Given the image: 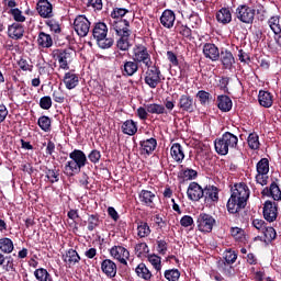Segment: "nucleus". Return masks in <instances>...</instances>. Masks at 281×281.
<instances>
[{
    "instance_id": "nucleus-2",
    "label": "nucleus",
    "mask_w": 281,
    "mask_h": 281,
    "mask_svg": "<svg viewBox=\"0 0 281 281\" xmlns=\"http://www.w3.org/2000/svg\"><path fill=\"white\" fill-rule=\"evenodd\" d=\"M69 159L70 160H68L64 167L66 177H76V175H80L82 168L89 164L87 154L80 149L72 150L69 154Z\"/></svg>"
},
{
    "instance_id": "nucleus-29",
    "label": "nucleus",
    "mask_w": 281,
    "mask_h": 281,
    "mask_svg": "<svg viewBox=\"0 0 281 281\" xmlns=\"http://www.w3.org/2000/svg\"><path fill=\"white\" fill-rule=\"evenodd\" d=\"M217 23H222V25H227L232 23V11L227 8H222L216 13Z\"/></svg>"
},
{
    "instance_id": "nucleus-57",
    "label": "nucleus",
    "mask_w": 281,
    "mask_h": 281,
    "mask_svg": "<svg viewBox=\"0 0 281 281\" xmlns=\"http://www.w3.org/2000/svg\"><path fill=\"white\" fill-rule=\"evenodd\" d=\"M10 14L13 16L15 23H25V15L19 8L11 9Z\"/></svg>"
},
{
    "instance_id": "nucleus-18",
    "label": "nucleus",
    "mask_w": 281,
    "mask_h": 281,
    "mask_svg": "<svg viewBox=\"0 0 281 281\" xmlns=\"http://www.w3.org/2000/svg\"><path fill=\"white\" fill-rule=\"evenodd\" d=\"M175 21H177V15L175 14V11L170 9H166L160 15V24L167 30H172V27H175Z\"/></svg>"
},
{
    "instance_id": "nucleus-14",
    "label": "nucleus",
    "mask_w": 281,
    "mask_h": 281,
    "mask_svg": "<svg viewBox=\"0 0 281 281\" xmlns=\"http://www.w3.org/2000/svg\"><path fill=\"white\" fill-rule=\"evenodd\" d=\"M204 189L198 182H191L187 190V196L190 201H201L205 195Z\"/></svg>"
},
{
    "instance_id": "nucleus-39",
    "label": "nucleus",
    "mask_w": 281,
    "mask_h": 281,
    "mask_svg": "<svg viewBox=\"0 0 281 281\" xmlns=\"http://www.w3.org/2000/svg\"><path fill=\"white\" fill-rule=\"evenodd\" d=\"M34 277L37 281H54L52 274L45 268H38L34 271Z\"/></svg>"
},
{
    "instance_id": "nucleus-4",
    "label": "nucleus",
    "mask_w": 281,
    "mask_h": 281,
    "mask_svg": "<svg viewBox=\"0 0 281 281\" xmlns=\"http://www.w3.org/2000/svg\"><path fill=\"white\" fill-rule=\"evenodd\" d=\"M133 60L138 65H145V67H150L153 65V58L150 57V52L143 44H136L133 47Z\"/></svg>"
},
{
    "instance_id": "nucleus-21",
    "label": "nucleus",
    "mask_w": 281,
    "mask_h": 281,
    "mask_svg": "<svg viewBox=\"0 0 281 281\" xmlns=\"http://www.w3.org/2000/svg\"><path fill=\"white\" fill-rule=\"evenodd\" d=\"M101 271L105 273L108 278H115V276H117V265L111 259H105L101 262Z\"/></svg>"
},
{
    "instance_id": "nucleus-35",
    "label": "nucleus",
    "mask_w": 281,
    "mask_h": 281,
    "mask_svg": "<svg viewBox=\"0 0 281 281\" xmlns=\"http://www.w3.org/2000/svg\"><path fill=\"white\" fill-rule=\"evenodd\" d=\"M140 147L146 155H151L155 148H157V139L149 138L140 142Z\"/></svg>"
},
{
    "instance_id": "nucleus-11",
    "label": "nucleus",
    "mask_w": 281,
    "mask_h": 281,
    "mask_svg": "<svg viewBox=\"0 0 281 281\" xmlns=\"http://www.w3.org/2000/svg\"><path fill=\"white\" fill-rule=\"evenodd\" d=\"M110 256L126 267L128 265L126 260L131 257V252L123 246H113L110 249Z\"/></svg>"
},
{
    "instance_id": "nucleus-7",
    "label": "nucleus",
    "mask_w": 281,
    "mask_h": 281,
    "mask_svg": "<svg viewBox=\"0 0 281 281\" xmlns=\"http://www.w3.org/2000/svg\"><path fill=\"white\" fill-rule=\"evenodd\" d=\"M256 182L259 186H267L269 183V159L261 158L256 165Z\"/></svg>"
},
{
    "instance_id": "nucleus-36",
    "label": "nucleus",
    "mask_w": 281,
    "mask_h": 281,
    "mask_svg": "<svg viewBox=\"0 0 281 281\" xmlns=\"http://www.w3.org/2000/svg\"><path fill=\"white\" fill-rule=\"evenodd\" d=\"M268 25L273 32L274 36L281 34L280 15H273L268 20Z\"/></svg>"
},
{
    "instance_id": "nucleus-52",
    "label": "nucleus",
    "mask_w": 281,
    "mask_h": 281,
    "mask_svg": "<svg viewBox=\"0 0 281 281\" xmlns=\"http://www.w3.org/2000/svg\"><path fill=\"white\" fill-rule=\"evenodd\" d=\"M100 225V216L98 214H91L88 217V232H93L95 227Z\"/></svg>"
},
{
    "instance_id": "nucleus-46",
    "label": "nucleus",
    "mask_w": 281,
    "mask_h": 281,
    "mask_svg": "<svg viewBox=\"0 0 281 281\" xmlns=\"http://www.w3.org/2000/svg\"><path fill=\"white\" fill-rule=\"evenodd\" d=\"M134 251L137 258H144L150 251V248H148V244L139 243L135 245Z\"/></svg>"
},
{
    "instance_id": "nucleus-25",
    "label": "nucleus",
    "mask_w": 281,
    "mask_h": 281,
    "mask_svg": "<svg viewBox=\"0 0 281 281\" xmlns=\"http://www.w3.org/2000/svg\"><path fill=\"white\" fill-rule=\"evenodd\" d=\"M138 69H139V66L135 60L124 61V64L121 66V71L123 76H126V77L135 76Z\"/></svg>"
},
{
    "instance_id": "nucleus-54",
    "label": "nucleus",
    "mask_w": 281,
    "mask_h": 281,
    "mask_svg": "<svg viewBox=\"0 0 281 281\" xmlns=\"http://www.w3.org/2000/svg\"><path fill=\"white\" fill-rule=\"evenodd\" d=\"M165 278L168 281H179V278H181V272L179 269H169L165 271Z\"/></svg>"
},
{
    "instance_id": "nucleus-17",
    "label": "nucleus",
    "mask_w": 281,
    "mask_h": 281,
    "mask_svg": "<svg viewBox=\"0 0 281 281\" xmlns=\"http://www.w3.org/2000/svg\"><path fill=\"white\" fill-rule=\"evenodd\" d=\"M24 34L25 27L19 22H14L13 24L8 26V36L13 41H21Z\"/></svg>"
},
{
    "instance_id": "nucleus-23",
    "label": "nucleus",
    "mask_w": 281,
    "mask_h": 281,
    "mask_svg": "<svg viewBox=\"0 0 281 281\" xmlns=\"http://www.w3.org/2000/svg\"><path fill=\"white\" fill-rule=\"evenodd\" d=\"M261 193L263 196H271L273 201H281V190L276 182H271L270 187H266Z\"/></svg>"
},
{
    "instance_id": "nucleus-59",
    "label": "nucleus",
    "mask_w": 281,
    "mask_h": 281,
    "mask_svg": "<svg viewBox=\"0 0 281 281\" xmlns=\"http://www.w3.org/2000/svg\"><path fill=\"white\" fill-rule=\"evenodd\" d=\"M178 32L183 38H189V41L192 38V29H190L188 25L181 24L178 26Z\"/></svg>"
},
{
    "instance_id": "nucleus-42",
    "label": "nucleus",
    "mask_w": 281,
    "mask_h": 281,
    "mask_svg": "<svg viewBox=\"0 0 281 281\" xmlns=\"http://www.w3.org/2000/svg\"><path fill=\"white\" fill-rule=\"evenodd\" d=\"M111 27L114 30L115 34H117L121 30L131 27V22L126 19L114 20L111 22Z\"/></svg>"
},
{
    "instance_id": "nucleus-34",
    "label": "nucleus",
    "mask_w": 281,
    "mask_h": 281,
    "mask_svg": "<svg viewBox=\"0 0 281 281\" xmlns=\"http://www.w3.org/2000/svg\"><path fill=\"white\" fill-rule=\"evenodd\" d=\"M14 251V241L8 237L0 238V254H12Z\"/></svg>"
},
{
    "instance_id": "nucleus-15",
    "label": "nucleus",
    "mask_w": 281,
    "mask_h": 281,
    "mask_svg": "<svg viewBox=\"0 0 281 281\" xmlns=\"http://www.w3.org/2000/svg\"><path fill=\"white\" fill-rule=\"evenodd\" d=\"M36 10L42 19H52L54 16V8L48 0H40Z\"/></svg>"
},
{
    "instance_id": "nucleus-38",
    "label": "nucleus",
    "mask_w": 281,
    "mask_h": 281,
    "mask_svg": "<svg viewBox=\"0 0 281 281\" xmlns=\"http://www.w3.org/2000/svg\"><path fill=\"white\" fill-rule=\"evenodd\" d=\"M37 125L44 133H49V131H52V119L47 115H42L37 120Z\"/></svg>"
},
{
    "instance_id": "nucleus-12",
    "label": "nucleus",
    "mask_w": 281,
    "mask_h": 281,
    "mask_svg": "<svg viewBox=\"0 0 281 281\" xmlns=\"http://www.w3.org/2000/svg\"><path fill=\"white\" fill-rule=\"evenodd\" d=\"M138 201L145 207H149V210H155L156 207L155 201H157V195L153 191L143 189L138 193Z\"/></svg>"
},
{
    "instance_id": "nucleus-32",
    "label": "nucleus",
    "mask_w": 281,
    "mask_h": 281,
    "mask_svg": "<svg viewBox=\"0 0 281 281\" xmlns=\"http://www.w3.org/2000/svg\"><path fill=\"white\" fill-rule=\"evenodd\" d=\"M121 128L124 135L133 136L135 133H137V122L127 120L122 124Z\"/></svg>"
},
{
    "instance_id": "nucleus-24",
    "label": "nucleus",
    "mask_w": 281,
    "mask_h": 281,
    "mask_svg": "<svg viewBox=\"0 0 281 281\" xmlns=\"http://www.w3.org/2000/svg\"><path fill=\"white\" fill-rule=\"evenodd\" d=\"M258 102L263 109H271L273 106V94L267 90H260L258 94Z\"/></svg>"
},
{
    "instance_id": "nucleus-16",
    "label": "nucleus",
    "mask_w": 281,
    "mask_h": 281,
    "mask_svg": "<svg viewBox=\"0 0 281 281\" xmlns=\"http://www.w3.org/2000/svg\"><path fill=\"white\" fill-rule=\"evenodd\" d=\"M178 109L184 111L186 113L194 112V98L190 94H182L178 101Z\"/></svg>"
},
{
    "instance_id": "nucleus-13",
    "label": "nucleus",
    "mask_w": 281,
    "mask_h": 281,
    "mask_svg": "<svg viewBox=\"0 0 281 281\" xmlns=\"http://www.w3.org/2000/svg\"><path fill=\"white\" fill-rule=\"evenodd\" d=\"M263 218L268 221V223H273L276 218H278V204L270 200L266 201L263 204Z\"/></svg>"
},
{
    "instance_id": "nucleus-27",
    "label": "nucleus",
    "mask_w": 281,
    "mask_h": 281,
    "mask_svg": "<svg viewBox=\"0 0 281 281\" xmlns=\"http://www.w3.org/2000/svg\"><path fill=\"white\" fill-rule=\"evenodd\" d=\"M232 99L228 95L221 94L217 97V109H220V111L228 113V111H232Z\"/></svg>"
},
{
    "instance_id": "nucleus-49",
    "label": "nucleus",
    "mask_w": 281,
    "mask_h": 281,
    "mask_svg": "<svg viewBox=\"0 0 281 281\" xmlns=\"http://www.w3.org/2000/svg\"><path fill=\"white\" fill-rule=\"evenodd\" d=\"M181 177L183 181H194L199 177V172L194 169L186 168L181 171Z\"/></svg>"
},
{
    "instance_id": "nucleus-47",
    "label": "nucleus",
    "mask_w": 281,
    "mask_h": 281,
    "mask_svg": "<svg viewBox=\"0 0 281 281\" xmlns=\"http://www.w3.org/2000/svg\"><path fill=\"white\" fill-rule=\"evenodd\" d=\"M115 41L112 37H100L97 40V44L101 49H111Z\"/></svg>"
},
{
    "instance_id": "nucleus-43",
    "label": "nucleus",
    "mask_w": 281,
    "mask_h": 281,
    "mask_svg": "<svg viewBox=\"0 0 281 281\" xmlns=\"http://www.w3.org/2000/svg\"><path fill=\"white\" fill-rule=\"evenodd\" d=\"M247 142L251 150H258L260 148V136L257 133H250Z\"/></svg>"
},
{
    "instance_id": "nucleus-40",
    "label": "nucleus",
    "mask_w": 281,
    "mask_h": 281,
    "mask_svg": "<svg viewBox=\"0 0 281 281\" xmlns=\"http://www.w3.org/2000/svg\"><path fill=\"white\" fill-rule=\"evenodd\" d=\"M64 261H66L67 265H76L80 262V255H78V251H76L75 249H69L66 252Z\"/></svg>"
},
{
    "instance_id": "nucleus-44",
    "label": "nucleus",
    "mask_w": 281,
    "mask_h": 281,
    "mask_svg": "<svg viewBox=\"0 0 281 281\" xmlns=\"http://www.w3.org/2000/svg\"><path fill=\"white\" fill-rule=\"evenodd\" d=\"M150 226L146 222H140L137 225V236L139 238H147V236H150Z\"/></svg>"
},
{
    "instance_id": "nucleus-10",
    "label": "nucleus",
    "mask_w": 281,
    "mask_h": 281,
    "mask_svg": "<svg viewBox=\"0 0 281 281\" xmlns=\"http://www.w3.org/2000/svg\"><path fill=\"white\" fill-rule=\"evenodd\" d=\"M74 30L78 36L85 38L89 34V30H91V22L86 15H78L74 21Z\"/></svg>"
},
{
    "instance_id": "nucleus-5",
    "label": "nucleus",
    "mask_w": 281,
    "mask_h": 281,
    "mask_svg": "<svg viewBox=\"0 0 281 281\" xmlns=\"http://www.w3.org/2000/svg\"><path fill=\"white\" fill-rule=\"evenodd\" d=\"M72 54L74 52L69 48H59L53 50V58L58 63L59 69H64L65 71H67L69 70V65L72 60Z\"/></svg>"
},
{
    "instance_id": "nucleus-53",
    "label": "nucleus",
    "mask_w": 281,
    "mask_h": 281,
    "mask_svg": "<svg viewBox=\"0 0 281 281\" xmlns=\"http://www.w3.org/2000/svg\"><path fill=\"white\" fill-rule=\"evenodd\" d=\"M45 175L50 183H58L60 181V172L56 169H47Z\"/></svg>"
},
{
    "instance_id": "nucleus-56",
    "label": "nucleus",
    "mask_w": 281,
    "mask_h": 281,
    "mask_svg": "<svg viewBox=\"0 0 281 281\" xmlns=\"http://www.w3.org/2000/svg\"><path fill=\"white\" fill-rule=\"evenodd\" d=\"M261 234H263L266 240H268L269 243H271V240H276V236H278V233H276V228L268 226L265 227Z\"/></svg>"
},
{
    "instance_id": "nucleus-60",
    "label": "nucleus",
    "mask_w": 281,
    "mask_h": 281,
    "mask_svg": "<svg viewBox=\"0 0 281 281\" xmlns=\"http://www.w3.org/2000/svg\"><path fill=\"white\" fill-rule=\"evenodd\" d=\"M40 106L44 111H49L52 109V97L45 95L40 99Z\"/></svg>"
},
{
    "instance_id": "nucleus-55",
    "label": "nucleus",
    "mask_w": 281,
    "mask_h": 281,
    "mask_svg": "<svg viewBox=\"0 0 281 281\" xmlns=\"http://www.w3.org/2000/svg\"><path fill=\"white\" fill-rule=\"evenodd\" d=\"M238 258V255L233 249H227L224 252V260L227 265H234Z\"/></svg>"
},
{
    "instance_id": "nucleus-26",
    "label": "nucleus",
    "mask_w": 281,
    "mask_h": 281,
    "mask_svg": "<svg viewBox=\"0 0 281 281\" xmlns=\"http://www.w3.org/2000/svg\"><path fill=\"white\" fill-rule=\"evenodd\" d=\"M106 34H109V27L106 26V24L104 22H99V23L94 24L93 30H92L93 38L99 41L100 38H104L106 36Z\"/></svg>"
},
{
    "instance_id": "nucleus-28",
    "label": "nucleus",
    "mask_w": 281,
    "mask_h": 281,
    "mask_svg": "<svg viewBox=\"0 0 281 281\" xmlns=\"http://www.w3.org/2000/svg\"><path fill=\"white\" fill-rule=\"evenodd\" d=\"M170 154L172 159H175L178 164H181L183 159H186V154L183 153V147L179 143L172 144L170 148Z\"/></svg>"
},
{
    "instance_id": "nucleus-63",
    "label": "nucleus",
    "mask_w": 281,
    "mask_h": 281,
    "mask_svg": "<svg viewBox=\"0 0 281 281\" xmlns=\"http://www.w3.org/2000/svg\"><path fill=\"white\" fill-rule=\"evenodd\" d=\"M231 235L233 238H235V240H241L245 238V231H243V228L233 227L231 228Z\"/></svg>"
},
{
    "instance_id": "nucleus-48",
    "label": "nucleus",
    "mask_w": 281,
    "mask_h": 281,
    "mask_svg": "<svg viewBox=\"0 0 281 281\" xmlns=\"http://www.w3.org/2000/svg\"><path fill=\"white\" fill-rule=\"evenodd\" d=\"M201 23H202V20H201V16L199 15V13L192 12L189 15V25L193 30H199V27H201Z\"/></svg>"
},
{
    "instance_id": "nucleus-19",
    "label": "nucleus",
    "mask_w": 281,
    "mask_h": 281,
    "mask_svg": "<svg viewBox=\"0 0 281 281\" xmlns=\"http://www.w3.org/2000/svg\"><path fill=\"white\" fill-rule=\"evenodd\" d=\"M203 55L209 58V60L216 63V60L221 58V50H218V47L216 45L212 43H206L203 45Z\"/></svg>"
},
{
    "instance_id": "nucleus-33",
    "label": "nucleus",
    "mask_w": 281,
    "mask_h": 281,
    "mask_svg": "<svg viewBox=\"0 0 281 281\" xmlns=\"http://www.w3.org/2000/svg\"><path fill=\"white\" fill-rule=\"evenodd\" d=\"M204 195L203 198L205 199V201L210 202H216L218 201V188L214 187V186H209L204 189Z\"/></svg>"
},
{
    "instance_id": "nucleus-58",
    "label": "nucleus",
    "mask_w": 281,
    "mask_h": 281,
    "mask_svg": "<svg viewBox=\"0 0 281 281\" xmlns=\"http://www.w3.org/2000/svg\"><path fill=\"white\" fill-rule=\"evenodd\" d=\"M128 12L130 11L124 8H114L113 11L111 12V18L116 19V21H119L123 16H126V14H128Z\"/></svg>"
},
{
    "instance_id": "nucleus-62",
    "label": "nucleus",
    "mask_w": 281,
    "mask_h": 281,
    "mask_svg": "<svg viewBox=\"0 0 281 281\" xmlns=\"http://www.w3.org/2000/svg\"><path fill=\"white\" fill-rule=\"evenodd\" d=\"M101 158H102V154L98 149H93L88 155V159L89 161H91V164H99Z\"/></svg>"
},
{
    "instance_id": "nucleus-6",
    "label": "nucleus",
    "mask_w": 281,
    "mask_h": 281,
    "mask_svg": "<svg viewBox=\"0 0 281 281\" xmlns=\"http://www.w3.org/2000/svg\"><path fill=\"white\" fill-rule=\"evenodd\" d=\"M145 85H147L150 89H157L159 82H161V70L156 65H150L147 67L145 72Z\"/></svg>"
},
{
    "instance_id": "nucleus-8",
    "label": "nucleus",
    "mask_w": 281,
    "mask_h": 281,
    "mask_svg": "<svg viewBox=\"0 0 281 281\" xmlns=\"http://www.w3.org/2000/svg\"><path fill=\"white\" fill-rule=\"evenodd\" d=\"M236 18L241 23H246V25H251L254 23V19H256V9L247 4H240L236 9Z\"/></svg>"
},
{
    "instance_id": "nucleus-3",
    "label": "nucleus",
    "mask_w": 281,
    "mask_h": 281,
    "mask_svg": "<svg viewBox=\"0 0 281 281\" xmlns=\"http://www.w3.org/2000/svg\"><path fill=\"white\" fill-rule=\"evenodd\" d=\"M215 151L217 155L225 156L229 148H238V136L231 132H225L221 138L214 140Z\"/></svg>"
},
{
    "instance_id": "nucleus-51",
    "label": "nucleus",
    "mask_w": 281,
    "mask_h": 281,
    "mask_svg": "<svg viewBox=\"0 0 281 281\" xmlns=\"http://www.w3.org/2000/svg\"><path fill=\"white\" fill-rule=\"evenodd\" d=\"M147 259L156 271H161V258L159 257V255H148Z\"/></svg>"
},
{
    "instance_id": "nucleus-22",
    "label": "nucleus",
    "mask_w": 281,
    "mask_h": 281,
    "mask_svg": "<svg viewBox=\"0 0 281 281\" xmlns=\"http://www.w3.org/2000/svg\"><path fill=\"white\" fill-rule=\"evenodd\" d=\"M63 82L66 89L71 91V89H76L78 87L80 79L74 71H68L64 75Z\"/></svg>"
},
{
    "instance_id": "nucleus-64",
    "label": "nucleus",
    "mask_w": 281,
    "mask_h": 281,
    "mask_svg": "<svg viewBox=\"0 0 281 281\" xmlns=\"http://www.w3.org/2000/svg\"><path fill=\"white\" fill-rule=\"evenodd\" d=\"M18 65L20 67V69H22V71H32L34 69V66L31 65L29 61H26V59L21 58L18 61Z\"/></svg>"
},
{
    "instance_id": "nucleus-41",
    "label": "nucleus",
    "mask_w": 281,
    "mask_h": 281,
    "mask_svg": "<svg viewBox=\"0 0 281 281\" xmlns=\"http://www.w3.org/2000/svg\"><path fill=\"white\" fill-rule=\"evenodd\" d=\"M116 47L121 52H128V49H131V36H119Z\"/></svg>"
},
{
    "instance_id": "nucleus-31",
    "label": "nucleus",
    "mask_w": 281,
    "mask_h": 281,
    "mask_svg": "<svg viewBox=\"0 0 281 281\" xmlns=\"http://www.w3.org/2000/svg\"><path fill=\"white\" fill-rule=\"evenodd\" d=\"M135 273L138 278H142L143 280H150L153 278V272L146 267V263L142 262L135 268Z\"/></svg>"
},
{
    "instance_id": "nucleus-50",
    "label": "nucleus",
    "mask_w": 281,
    "mask_h": 281,
    "mask_svg": "<svg viewBox=\"0 0 281 281\" xmlns=\"http://www.w3.org/2000/svg\"><path fill=\"white\" fill-rule=\"evenodd\" d=\"M156 251L159 254V256H166V254H168V241L165 239H157Z\"/></svg>"
},
{
    "instance_id": "nucleus-61",
    "label": "nucleus",
    "mask_w": 281,
    "mask_h": 281,
    "mask_svg": "<svg viewBox=\"0 0 281 281\" xmlns=\"http://www.w3.org/2000/svg\"><path fill=\"white\" fill-rule=\"evenodd\" d=\"M47 27H49L50 32L55 34H60V24L56 20H47L46 21Z\"/></svg>"
},
{
    "instance_id": "nucleus-9",
    "label": "nucleus",
    "mask_w": 281,
    "mask_h": 281,
    "mask_svg": "<svg viewBox=\"0 0 281 281\" xmlns=\"http://www.w3.org/2000/svg\"><path fill=\"white\" fill-rule=\"evenodd\" d=\"M196 223L199 232L210 234L214 229V225H216V220L207 213H201L198 215Z\"/></svg>"
},
{
    "instance_id": "nucleus-37",
    "label": "nucleus",
    "mask_w": 281,
    "mask_h": 281,
    "mask_svg": "<svg viewBox=\"0 0 281 281\" xmlns=\"http://www.w3.org/2000/svg\"><path fill=\"white\" fill-rule=\"evenodd\" d=\"M146 110L153 115H164V113H166V106L159 103L146 104Z\"/></svg>"
},
{
    "instance_id": "nucleus-1",
    "label": "nucleus",
    "mask_w": 281,
    "mask_h": 281,
    "mask_svg": "<svg viewBox=\"0 0 281 281\" xmlns=\"http://www.w3.org/2000/svg\"><path fill=\"white\" fill-rule=\"evenodd\" d=\"M249 187L245 182L235 184L232 189L231 198L227 201V210L229 214H238L240 210H245L249 200Z\"/></svg>"
},
{
    "instance_id": "nucleus-20",
    "label": "nucleus",
    "mask_w": 281,
    "mask_h": 281,
    "mask_svg": "<svg viewBox=\"0 0 281 281\" xmlns=\"http://www.w3.org/2000/svg\"><path fill=\"white\" fill-rule=\"evenodd\" d=\"M220 60L223 65V69H227L228 71H232L234 69L236 59L234 58V54H232V52L227 49L221 50Z\"/></svg>"
},
{
    "instance_id": "nucleus-45",
    "label": "nucleus",
    "mask_w": 281,
    "mask_h": 281,
    "mask_svg": "<svg viewBox=\"0 0 281 281\" xmlns=\"http://www.w3.org/2000/svg\"><path fill=\"white\" fill-rule=\"evenodd\" d=\"M195 98H198L200 104L205 106L210 104V100H212V94L205 90H199Z\"/></svg>"
},
{
    "instance_id": "nucleus-30",
    "label": "nucleus",
    "mask_w": 281,
    "mask_h": 281,
    "mask_svg": "<svg viewBox=\"0 0 281 281\" xmlns=\"http://www.w3.org/2000/svg\"><path fill=\"white\" fill-rule=\"evenodd\" d=\"M37 45H40V47L49 49V47H52V45H54V40H52V35H49L45 32H40L38 37H37Z\"/></svg>"
}]
</instances>
